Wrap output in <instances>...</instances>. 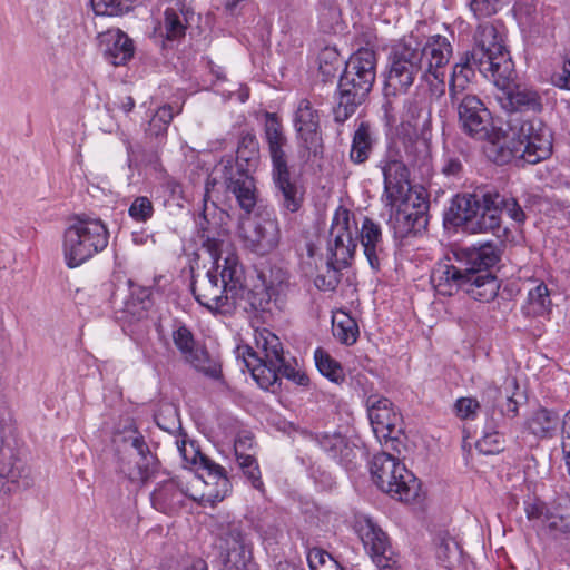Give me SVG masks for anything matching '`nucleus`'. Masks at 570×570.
I'll use <instances>...</instances> for the list:
<instances>
[{
  "instance_id": "37998d69",
  "label": "nucleus",
  "mask_w": 570,
  "mask_h": 570,
  "mask_svg": "<svg viewBox=\"0 0 570 570\" xmlns=\"http://www.w3.org/2000/svg\"><path fill=\"white\" fill-rule=\"evenodd\" d=\"M395 203H397L403 208L417 214V216H426L429 203L426 193L422 187H412L411 185L407 186L403 195H401L400 198H395Z\"/></svg>"
},
{
  "instance_id": "5701e85b",
  "label": "nucleus",
  "mask_w": 570,
  "mask_h": 570,
  "mask_svg": "<svg viewBox=\"0 0 570 570\" xmlns=\"http://www.w3.org/2000/svg\"><path fill=\"white\" fill-rule=\"evenodd\" d=\"M317 442L330 458L346 469L354 465L358 455L362 454L361 440L353 433H324L317 439Z\"/></svg>"
},
{
  "instance_id": "49530a36",
  "label": "nucleus",
  "mask_w": 570,
  "mask_h": 570,
  "mask_svg": "<svg viewBox=\"0 0 570 570\" xmlns=\"http://www.w3.org/2000/svg\"><path fill=\"white\" fill-rule=\"evenodd\" d=\"M136 0H90L97 16H121L134 8Z\"/></svg>"
},
{
  "instance_id": "4c0bfd02",
  "label": "nucleus",
  "mask_w": 570,
  "mask_h": 570,
  "mask_svg": "<svg viewBox=\"0 0 570 570\" xmlns=\"http://www.w3.org/2000/svg\"><path fill=\"white\" fill-rule=\"evenodd\" d=\"M461 549L449 533H440L435 539V557L448 569L454 568L461 560Z\"/></svg>"
},
{
  "instance_id": "4be33fe9",
  "label": "nucleus",
  "mask_w": 570,
  "mask_h": 570,
  "mask_svg": "<svg viewBox=\"0 0 570 570\" xmlns=\"http://www.w3.org/2000/svg\"><path fill=\"white\" fill-rule=\"evenodd\" d=\"M367 415L375 436L379 440L392 439L401 416L393 403L381 395H371L366 400Z\"/></svg>"
},
{
  "instance_id": "f03ea898",
  "label": "nucleus",
  "mask_w": 570,
  "mask_h": 570,
  "mask_svg": "<svg viewBox=\"0 0 570 570\" xmlns=\"http://www.w3.org/2000/svg\"><path fill=\"white\" fill-rule=\"evenodd\" d=\"M358 240L370 266L379 269L383 253L381 226L364 217L360 229L354 214L340 206L332 218L328 252L338 265H347L356 250Z\"/></svg>"
},
{
  "instance_id": "2eb2a0df",
  "label": "nucleus",
  "mask_w": 570,
  "mask_h": 570,
  "mask_svg": "<svg viewBox=\"0 0 570 570\" xmlns=\"http://www.w3.org/2000/svg\"><path fill=\"white\" fill-rule=\"evenodd\" d=\"M420 70L424 73L419 59V45L413 38L404 40L391 53L386 87L393 94L405 91L412 86Z\"/></svg>"
},
{
  "instance_id": "7c9ffc66",
  "label": "nucleus",
  "mask_w": 570,
  "mask_h": 570,
  "mask_svg": "<svg viewBox=\"0 0 570 570\" xmlns=\"http://www.w3.org/2000/svg\"><path fill=\"white\" fill-rule=\"evenodd\" d=\"M157 465L154 454H137L122 459L119 469L130 482L144 484L155 474Z\"/></svg>"
},
{
  "instance_id": "ea45409f",
  "label": "nucleus",
  "mask_w": 570,
  "mask_h": 570,
  "mask_svg": "<svg viewBox=\"0 0 570 570\" xmlns=\"http://www.w3.org/2000/svg\"><path fill=\"white\" fill-rule=\"evenodd\" d=\"M315 365L318 372L331 382L340 384L345 380V373L341 364L325 350L318 347L314 352Z\"/></svg>"
},
{
  "instance_id": "c03bdc74",
  "label": "nucleus",
  "mask_w": 570,
  "mask_h": 570,
  "mask_svg": "<svg viewBox=\"0 0 570 570\" xmlns=\"http://www.w3.org/2000/svg\"><path fill=\"white\" fill-rule=\"evenodd\" d=\"M404 118L414 131H425L431 124V110L423 101H410Z\"/></svg>"
},
{
  "instance_id": "e433bc0d",
  "label": "nucleus",
  "mask_w": 570,
  "mask_h": 570,
  "mask_svg": "<svg viewBox=\"0 0 570 570\" xmlns=\"http://www.w3.org/2000/svg\"><path fill=\"white\" fill-rule=\"evenodd\" d=\"M332 330L335 338L345 345L354 344L360 333L356 321L343 311L334 312Z\"/></svg>"
},
{
  "instance_id": "9d476101",
  "label": "nucleus",
  "mask_w": 570,
  "mask_h": 570,
  "mask_svg": "<svg viewBox=\"0 0 570 570\" xmlns=\"http://www.w3.org/2000/svg\"><path fill=\"white\" fill-rule=\"evenodd\" d=\"M373 482L384 493L402 502H412L419 497L420 482L397 458L382 452L371 463Z\"/></svg>"
},
{
  "instance_id": "b1692460",
  "label": "nucleus",
  "mask_w": 570,
  "mask_h": 570,
  "mask_svg": "<svg viewBox=\"0 0 570 570\" xmlns=\"http://www.w3.org/2000/svg\"><path fill=\"white\" fill-rule=\"evenodd\" d=\"M183 478L184 473L157 483L150 495L151 504L156 510L163 513H173L188 499V485Z\"/></svg>"
},
{
  "instance_id": "cd10ccee",
  "label": "nucleus",
  "mask_w": 570,
  "mask_h": 570,
  "mask_svg": "<svg viewBox=\"0 0 570 570\" xmlns=\"http://www.w3.org/2000/svg\"><path fill=\"white\" fill-rule=\"evenodd\" d=\"M384 177L383 202H395L410 186L409 170L403 161L399 159H386L381 163Z\"/></svg>"
},
{
  "instance_id": "72a5a7b5",
  "label": "nucleus",
  "mask_w": 570,
  "mask_h": 570,
  "mask_svg": "<svg viewBox=\"0 0 570 570\" xmlns=\"http://www.w3.org/2000/svg\"><path fill=\"white\" fill-rule=\"evenodd\" d=\"M32 484L30 469L21 461L14 460L3 463L0 466V485L12 492L19 489H27Z\"/></svg>"
},
{
  "instance_id": "7ed1b4c3",
  "label": "nucleus",
  "mask_w": 570,
  "mask_h": 570,
  "mask_svg": "<svg viewBox=\"0 0 570 570\" xmlns=\"http://www.w3.org/2000/svg\"><path fill=\"white\" fill-rule=\"evenodd\" d=\"M518 224L525 219V214L514 198H504L498 193L463 194L453 198L450 213L456 225H464L471 233H492L499 235L501 213Z\"/></svg>"
},
{
  "instance_id": "a19ab883",
  "label": "nucleus",
  "mask_w": 570,
  "mask_h": 570,
  "mask_svg": "<svg viewBox=\"0 0 570 570\" xmlns=\"http://www.w3.org/2000/svg\"><path fill=\"white\" fill-rule=\"evenodd\" d=\"M372 145L373 138L371 135L370 126L362 122L353 136L352 148L350 153L351 160L355 164L365 161L370 156Z\"/></svg>"
},
{
  "instance_id": "680f3d73",
  "label": "nucleus",
  "mask_w": 570,
  "mask_h": 570,
  "mask_svg": "<svg viewBox=\"0 0 570 570\" xmlns=\"http://www.w3.org/2000/svg\"><path fill=\"white\" fill-rule=\"evenodd\" d=\"M246 478L250 481L253 488L259 492H264V483L261 478V471L258 464H252L248 468L242 470Z\"/></svg>"
},
{
  "instance_id": "393cba45",
  "label": "nucleus",
  "mask_w": 570,
  "mask_h": 570,
  "mask_svg": "<svg viewBox=\"0 0 570 570\" xmlns=\"http://www.w3.org/2000/svg\"><path fill=\"white\" fill-rule=\"evenodd\" d=\"M504 85L494 83L499 88L497 99L502 108L509 112L513 111H539L541 109L540 97L537 91L521 86L511 87V80Z\"/></svg>"
},
{
  "instance_id": "4d7b16f0",
  "label": "nucleus",
  "mask_w": 570,
  "mask_h": 570,
  "mask_svg": "<svg viewBox=\"0 0 570 570\" xmlns=\"http://www.w3.org/2000/svg\"><path fill=\"white\" fill-rule=\"evenodd\" d=\"M278 374L284 375L285 377L301 386H307L309 383V379L306 375V373L299 368H295L291 365H287L285 363V358H283V366L277 370V375Z\"/></svg>"
},
{
  "instance_id": "6e6d98bb",
  "label": "nucleus",
  "mask_w": 570,
  "mask_h": 570,
  "mask_svg": "<svg viewBox=\"0 0 570 570\" xmlns=\"http://www.w3.org/2000/svg\"><path fill=\"white\" fill-rule=\"evenodd\" d=\"M253 444L252 438L249 435L239 436L236 439L234 444L235 456L239 468L243 470L245 468L250 466L252 464H256V460L252 454L245 453L246 448H250Z\"/></svg>"
},
{
  "instance_id": "aec40b11",
  "label": "nucleus",
  "mask_w": 570,
  "mask_h": 570,
  "mask_svg": "<svg viewBox=\"0 0 570 570\" xmlns=\"http://www.w3.org/2000/svg\"><path fill=\"white\" fill-rule=\"evenodd\" d=\"M160 9L163 16L158 20L155 33L167 41L180 40L185 36L193 16L191 10L184 0H160Z\"/></svg>"
},
{
  "instance_id": "bb28decb",
  "label": "nucleus",
  "mask_w": 570,
  "mask_h": 570,
  "mask_svg": "<svg viewBox=\"0 0 570 570\" xmlns=\"http://www.w3.org/2000/svg\"><path fill=\"white\" fill-rule=\"evenodd\" d=\"M454 256L465 273L475 274L489 272L488 268L494 266L499 261L497 248L491 243L460 248Z\"/></svg>"
},
{
  "instance_id": "79ce46f5",
  "label": "nucleus",
  "mask_w": 570,
  "mask_h": 570,
  "mask_svg": "<svg viewBox=\"0 0 570 570\" xmlns=\"http://www.w3.org/2000/svg\"><path fill=\"white\" fill-rule=\"evenodd\" d=\"M527 308L529 314L538 316H542L551 312L552 302L550 298V292L544 283L541 282L533 288L529 289Z\"/></svg>"
},
{
  "instance_id": "e2e57ef3",
  "label": "nucleus",
  "mask_w": 570,
  "mask_h": 570,
  "mask_svg": "<svg viewBox=\"0 0 570 570\" xmlns=\"http://www.w3.org/2000/svg\"><path fill=\"white\" fill-rule=\"evenodd\" d=\"M462 169V164L458 157L445 156L442 166V173L445 176H456Z\"/></svg>"
},
{
  "instance_id": "f8f14e48",
  "label": "nucleus",
  "mask_w": 570,
  "mask_h": 570,
  "mask_svg": "<svg viewBox=\"0 0 570 570\" xmlns=\"http://www.w3.org/2000/svg\"><path fill=\"white\" fill-rule=\"evenodd\" d=\"M458 102L459 124L462 131L474 140L489 141L499 151L500 141L491 111L475 95L466 94Z\"/></svg>"
},
{
  "instance_id": "8fccbe9b",
  "label": "nucleus",
  "mask_w": 570,
  "mask_h": 570,
  "mask_svg": "<svg viewBox=\"0 0 570 570\" xmlns=\"http://www.w3.org/2000/svg\"><path fill=\"white\" fill-rule=\"evenodd\" d=\"M174 118V110L170 105H165L155 112L153 116L148 131L150 135L156 137L161 136L166 132L168 125Z\"/></svg>"
},
{
  "instance_id": "a211bd4d",
  "label": "nucleus",
  "mask_w": 570,
  "mask_h": 570,
  "mask_svg": "<svg viewBox=\"0 0 570 570\" xmlns=\"http://www.w3.org/2000/svg\"><path fill=\"white\" fill-rule=\"evenodd\" d=\"M215 548L224 570H244L250 560V550L238 523L233 522L220 529Z\"/></svg>"
},
{
  "instance_id": "69168bd1",
  "label": "nucleus",
  "mask_w": 570,
  "mask_h": 570,
  "mask_svg": "<svg viewBox=\"0 0 570 570\" xmlns=\"http://www.w3.org/2000/svg\"><path fill=\"white\" fill-rule=\"evenodd\" d=\"M317 570H342V568L337 561L331 554H328V557L325 558V563H323L321 569Z\"/></svg>"
},
{
  "instance_id": "0eeeda50",
  "label": "nucleus",
  "mask_w": 570,
  "mask_h": 570,
  "mask_svg": "<svg viewBox=\"0 0 570 570\" xmlns=\"http://www.w3.org/2000/svg\"><path fill=\"white\" fill-rule=\"evenodd\" d=\"M255 351L250 346H238L237 358L263 390L277 381V370L283 366L284 352L279 338L267 328H255Z\"/></svg>"
},
{
  "instance_id": "de8ad7c7",
  "label": "nucleus",
  "mask_w": 570,
  "mask_h": 570,
  "mask_svg": "<svg viewBox=\"0 0 570 570\" xmlns=\"http://www.w3.org/2000/svg\"><path fill=\"white\" fill-rule=\"evenodd\" d=\"M128 215L136 223L148 222L154 215L153 202L147 196L136 197L128 208Z\"/></svg>"
},
{
  "instance_id": "774afa93",
  "label": "nucleus",
  "mask_w": 570,
  "mask_h": 570,
  "mask_svg": "<svg viewBox=\"0 0 570 570\" xmlns=\"http://www.w3.org/2000/svg\"><path fill=\"white\" fill-rule=\"evenodd\" d=\"M181 570H208L207 564L204 560H195L190 566L183 568Z\"/></svg>"
},
{
  "instance_id": "ddd939ff",
  "label": "nucleus",
  "mask_w": 570,
  "mask_h": 570,
  "mask_svg": "<svg viewBox=\"0 0 570 570\" xmlns=\"http://www.w3.org/2000/svg\"><path fill=\"white\" fill-rule=\"evenodd\" d=\"M451 56L450 41L440 35L431 36L422 48L419 47V59L424 69L422 78L432 97L440 98L445 94V67Z\"/></svg>"
},
{
  "instance_id": "052dcab7",
  "label": "nucleus",
  "mask_w": 570,
  "mask_h": 570,
  "mask_svg": "<svg viewBox=\"0 0 570 570\" xmlns=\"http://www.w3.org/2000/svg\"><path fill=\"white\" fill-rule=\"evenodd\" d=\"M131 451L128 455H145V454H153L149 451L148 445L146 444L144 438L137 432L134 431V435L129 438L128 440Z\"/></svg>"
},
{
  "instance_id": "f257e3e1",
  "label": "nucleus",
  "mask_w": 570,
  "mask_h": 570,
  "mask_svg": "<svg viewBox=\"0 0 570 570\" xmlns=\"http://www.w3.org/2000/svg\"><path fill=\"white\" fill-rule=\"evenodd\" d=\"M203 248L213 265L203 277H194L191 291L196 301L210 312L230 313L237 308L243 289L244 267L229 239L207 236Z\"/></svg>"
},
{
  "instance_id": "a878e982",
  "label": "nucleus",
  "mask_w": 570,
  "mask_h": 570,
  "mask_svg": "<svg viewBox=\"0 0 570 570\" xmlns=\"http://www.w3.org/2000/svg\"><path fill=\"white\" fill-rule=\"evenodd\" d=\"M105 58L114 66L126 65L134 56L132 40L120 29H109L98 35Z\"/></svg>"
},
{
  "instance_id": "412c9836",
  "label": "nucleus",
  "mask_w": 570,
  "mask_h": 570,
  "mask_svg": "<svg viewBox=\"0 0 570 570\" xmlns=\"http://www.w3.org/2000/svg\"><path fill=\"white\" fill-rule=\"evenodd\" d=\"M243 232L250 248L259 255L274 250L281 240L278 222L269 214L258 217L247 227L244 226Z\"/></svg>"
},
{
  "instance_id": "0e129e2a",
  "label": "nucleus",
  "mask_w": 570,
  "mask_h": 570,
  "mask_svg": "<svg viewBox=\"0 0 570 570\" xmlns=\"http://www.w3.org/2000/svg\"><path fill=\"white\" fill-rule=\"evenodd\" d=\"M11 421V414L6 402L0 400V433L8 426Z\"/></svg>"
},
{
  "instance_id": "09e8293b",
  "label": "nucleus",
  "mask_w": 570,
  "mask_h": 570,
  "mask_svg": "<svg viewBox=\"0 0 570 570\" xmlns=\"http://www.w3.org/2000/svg\"><path fill=\"white\" fill-rule=\"evenodd\" d=\"M481 405L474 397H460L453 405V412L461 421H473L478 417Z\"/></svg>"
},
{
  "instance_id": "2f4dec72",
  "label": "nucleus",
  "mask_w": 570,
  "mask_h": 570,
  "mask_svg": "<svg viewBox=\"0 0 570 570\" xmlns=\"http://www.w3.org/2000/svg\"><path fill=\"white\" fill-rule=\"evenodd\" d=\"M294 122L298 136L307 148L317 144L318 115L307 99L299 100L295 111Z\"/></svg>"
},
{
  "instance_id": "c756f323",
  "label": "nucleus",
  "mask_w": 570,
  "mask_h": 570,
  "mask_svg": "<svg viewBox=\"0 0 570 570\" xmlns=\"http://www.w3.org/2000/svg\"><path fill=\"white\" fill-rule=\"evenodd\" d=\"M468 273L463 267L446 262H441L433 269L431 283L441 295H452L454 291L462 288Z\"/></svg>"
},
{
  "instance_id": "c9c22d12",
  "label": "nucleus",
  "mask_w": 570,
  "mask_h": 570,
  "mask_svg": "<svg viewBox=\"0 0 570 570\" xmlns=\"http://www.w3.org/2000/svg\"><path fill=\"white\" fill-rule=\"evenodd\" d=\"M176 446L183 460L184 468L187 469V471H190L193 468H202L205 470L209 464H215V462L202 454L198 445L194 441L187 439L185 435L176 440Z\"/></svg>"
},
{
  "instance_id": "5fc2aeb1",
  "label": "nucleus",
  "mask_w": 570,
  "mask_h": 570,
  "mask_svg": "<svg viewBox=\"0 0 570 570\" xmlns=\"http://www.w3.org/2000/svg\"><path fill=\"white\" fill-rule=\"evenodd\" d=\"M476 450L483 454H495L503 449V438L497 431L484 432L476 441Z\"/></svg>"
},
{
  "instance_id": "58836bf2",
  "label": "nucleus",
  "mask_w": 570,
  "mask_h": 570,
  "mask_svg": "<svg viewBox=\"0 0 570 570\" xmlns=\"http://www.w3.org/2000/svg\"><path fill=\"white\" fill-rule=\"evenodd\" d=\"M559 424V417L546 409L533 412L528 421L529 431L537 438H550Z\"/></svg>"
},
{
  "instance_id": "473e14b6",
  "label": "nucleus",
  "mask_w": 570,
  "mask_h": 570,
  "mask_svg": "<svg viewBox=\"0 0 570 570\" xmlns=\"http://www.w3.org/2000/svg\"><path fill=\"white\" fill-rule=\"evenodd\" d=\"M463 289L475 301L489 302L493 299L500 288L497 278L490 272L468 273Z\"/></svg>"
},
{
  "instance_id": "dca6fc26",
  "label": "nucleus",
  "mask_w": 570,
  "mask_h": 570,
  "mask_svg": "<svg viewBox=\"0 0 570 570\" xmlns=\"http://www.w3.org/2000/svg\"><path fill=\"white\" fill-rule=\"evenodd\" d=\"M206 475H198L191 471L184 472V480L188 485V499L199 504H215L222 501L230 490V482L224 468L219 464H209Z\"/></svg>"
},
{
  "instance_id": "3c124183",
  "label": "nucleus",
  "mask_w": 570,
  "mask_h": 570,
  "mask_svg": "<svg viewBox=\"0 0 570 570\" xmlns=\"http://www.w3.org/2000/svg\"><path fill=\"white\" fill-rule=\"evenodd\" d=\"M328 253H330V261L327 263L326 273L318 274L314 281L315 286L322 291H333L336 287L337 283H338L337 271H338V268L345 266V265H338L334 261L332 253L331 252H328Z\"/></svg>"
},
{
  "instance_id": "a18cd8bd",
  "label": "nucleus",
  "mask_w": 570,
  "mask_h": 570,
  "mask_svg": "<svg viewBox=\"0 0 570 570\" xmlns=\"http://www.w3.org/2000/svg\"><path fill=\"white\" fill-rule=\"evenodd\" d=\"M173 341L185 360L197 365L199 360L198 350L195 348L193 334L186 326H179L173 332Z\"/></svg>"
},
{
  "instance_id": "6e6552de",
  "label": "nucleus",
  "mask_w": 570,
  "mask_h": 570,
  "mask_svg": "<svg viewBox=\"0 0 570 570\" xmlns=\"http://www.w3.org/2000/svg\"><path fill=\"white\" fill-rule=\"evenodd\" d=\"M109 240V232L99 218L77 217L65 230L62 254L69 268H76L102 252Z\"/></svg>"
},
{
  "instance_id": "c85d7f7f",
  "label": "nucleus",
  "mask_w": 570,
  "mask_h": 570,
  "mask_svg": "<svg viewBox=\"0 0 570 570\" xmlns=\"http://www.w3.org/2000/svg\"><path fill=\"white\" fill-rule=\"evenodd\" d=\"M384 204L390 207L387 223L395 237L403 238L425 227L428 223L426 216H417V214L403 208L395 202H384Z\"/></svg>"
},
{
  "instance_id": "20e7f679",
  "label": "nucleus",
  "mask_w": 570,
  "mask_h": 570,
  "mask_svg": "<svg viewBox=\"0 0 570 570\" xmlns=\"http://www.w3.org/2000/svg\"><path fill=\"white\" fill-rule=\"evenodd\" d=\"M475 47L470 52L474 65L494 83L504 85L513 73V62L504 45V28L497 22L479 24Z\"/></svg>"
},
{
  "instance_id": "39448f33",
  "label": "nucleus",
  "mask_w": 570,
  "mask_h": 570,
  "mask_svg": "<svg viewBox=\"0 0 570 570\" xmlns=\"http://www.w3.org/2000/svg\"><path fill=\"white\" fill-rule=\"evenodd\" d=\"M265 139L273 164V180L277 193L281 195L282 208L289 212H297L304 199V187L299 179L289 171L285 159L284 146L286 137L277 117L274 114L266 115Z\"/></svg>"
},
{
  "instance_id": "603ef678",
  "label": "nucleus",
  "mask_w": 570,
  "mask_h": 570,
  "mask_svg": "<svg viewBox=\"0 0 570 570\" xmlns=\"http://www.w3.org/2000/svg\"><path fill=\"white\" fill-rule=\"evenodd\" d=\"M341 66L340 53L335 48L326 47L318 55V68L325 77H332Z\"/></svg>"
},
{
  "instance_id": "bf43d9fd",
  "label": "nucleus",
  "mask_w": 570,
  "mask_h": 570,
  "mask_svg": "<svg viewBox=\"0 0 570 570\" xmlns=\"http://www.w3.org/2000/svg\"><path fill=\"white\" fill-rule=\"evenodd\" d=\"M328 552L320 548H312L307 552V563L311 570L321 569L325 563V558L328 557Z\"/></svg>"
},
{
  "instance_id": "f3484780",
  "label": "nucleus",
  "mask_w": 570,
  "mask_h": 570,
  "mask_svg": "<svg viewBox=\"0 0 570 570\" xmlns=\"http://www.w3.org/2000/svg\"><path fill=\"white\" fill-rule=\"evenodd\" d=\"M353 529L376 567L392 570L396 561L383 530L366 514L354 515Z\"/></svg>"
},
{
  "instance_id": "13d9d810",
  "label": "nucleus",
  "mask_w": 570,
  "mask_h": 570,
  "mask_svg": "<svg viewBox=\"0 0 570 570\" xmlns=\"http://www.w3.org/2000/svg\"><path fill=\"white\" fill-rule=\"evenodd\" d=\"M552 82L561 89L570 90V51L563 57L561 71L552 76Z\"/></svg>"
},
{
  "instance_id": "864d4df0",
  "label": "nucleus",
  "mask_w": 570,
  "mask_h": 570,
  "mask_svg": "<svg viewBox=\"0 0 570 570\" xmlns=\"http://www.w3.org/2000/svg\"><path fill=\"white\" fill-rule=\"evenodd\" d=\"M504 4L505 0H471L469 6L473 17L481 20L495 14Z\"/></svg>"
},
{
  "instance_id": "9b49d317",
  "label": "nucleus",
  "mask_w": 570,
  "mask_h": 570,
  "mask_svg": "<svg viewBox=\"0 0 570 570\" xmlns=\"http://www.w3.org/2000/svg\"><path fill=\"white\" fill-rule=\"evenodd\" d=\"M288 286L287 278L282 271L272 272L268 279L265 275L259 274L249 289H247L246 276L244 275L243 289L239 294L237 307L256 314L272 313L274 307L281 309Z\"/></svg>"
},
{
  "instance_id": "4468645a",
  "label": "nucleus",
  "mask_w": 570,
  "mask_h": 570,
  "mask_svg": "<svg viewBox=\"0 0 570 570\" xmlns=\"http://www.w3.org/2000/svg\"><path fill=\"white\" fill-rule=\"evenodd\" d=\"M223 180L227 189L235 196L239 207L249 214L257 203V189L254 178L234 164L232 157H224L215 166L206 184V196L209 186Z\"/></svg>"
},
{
  "instance_id": "1a4fd4ad",
  "label": "nucleus",
  "mask_w": 570,
  "mask_h": 570,
  "mask_svg": "<svg viewBox=\"0 0 570 570\" xmlns=\"http://www.w3.org/2000/svg\"><path fill=\"white\" fill-rule=\"evenodd\" d=\"M509 142L500 144L493 160L504 164L513 158L528 164H537L547 159L552 153V135L550 129L539 119L523 121Z\"/></svg>"
},
{
  "instance_id": "423d86ee",
  "label": "nucleus",
  "mask_w": 570,
  "mask_h": 570,
  "mask_svg": "<svg viewBox=\"0 0 570 570\" xmlns=\"http://www.w3.org/2000/svg\"><path fill=\"white\" fill-rule=\"evenodd\" d=\"M376 77V55L372 49L361 48L346 62L338 81L340 100L336 119H343L354 112L371 91Z\"/></svg>"
},
{
  "instance_id": "338daca9",
  "label": "nucleus",
  "mask_w": 570,
  "mask_h": 570,
  "mask_svg": "<svg viewBox=\"0 0 570 570\" xmlns=\"http://www.w3.org/2000/svg\"><path fill=\"white\" fill-rule=\"evenodd\" d=\"M135 107V101L131 97L127 96V97H124L120 102H119V108L128 114Z\"/></svg>"
},
{
  "instance_id": "f704fd0d",
  "label": "nucleus",
  "mask_w": 570,
  "mask_h": 570,
  "mask_svg": "<svg viewBox=\"0 0 570 570\" xmlns=\"http://www.w3.org/2000/svg\"><path fill=\"white\" fill-rule=\"evenodd\" d=\"M474 67L478 66L474 65L471 53H466L460 62L453 66L449 82V94L452 102L459 101V96L468 89L474 78Z\"/></svg>"
},
{
  "instance_id": "6ab92c4d",
  "label": "nucleus",
  "mask_w": 570,
  "mask_h": 570,
  "mask_svg": "<svg viewBox=\"0 0 570 570\" xmlns=\"http://www.w3.org/2000/svg\"><path fill=\"white\" fill-rule=\"evenodd\" d=\"M525 514L530 521L551 533L570 532V498L568 497L558 499L551 505L542 502H529L525 505Z\"/></svg>"
}]
</instances>
